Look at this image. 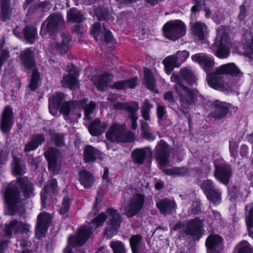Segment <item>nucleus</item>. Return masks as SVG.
<instances>
[{"instance_id": "obj_1", "label": "nucleus", "mask_w": 253, "mask_h": 253, "mask_svg": "<svg viewBox=\"0 0 253 253\" xmlns=\"http://www.w3.org/2000/svg\"><path fill=\"white\" fill-rule=\"evenodd\" d=\"M243 73L233 63L223 64L208 75V84L213 88L226 93L235 91L240 85Z\"/></svg>"}, {"instance_id": "obj_11", "label": "nucleus", "mask_w": 253, "mask_h": 253, "mask_svg": "<svg viewBox=\"0 0 253 253\" xmlns=\"http://www.w3.org/2000/svg\"><path fill=\"white\" fill-rule=\"evenodd\" d=\"M106 212L108 214V220L105 234L107 238H111L117 234L122 221V218L118 211L113 209H108Z\"/></svg>"}, {"instance_id": "obj_55", "label": "nucleus", "mask_w": 253, "mask_h": 253, "mask_svg": "<svg viewBox=\"0 0 253 253\" xmlns=\"http://www.w3.org/2000/svg\"><path fill=\"white\" fill-rule=\"evenodd\" d=\"M95 15L99 21L106 20L108 17V12L106 8H97L95 9Z\"/></svg>"}, {"instance_id": "obj_7", "label": "nucleus", "mask_w": 253, "mask_h": 253, "mask_svg": "<svg viewBox=\"0 0 253 253\" xmlns=\"http://www.w3.org/2000/svg\"><path fill=\"white\" fill-rule=\"evenodd\" d=\"M106 137L112 142H130L134 139V134L130 131H126L124 125L113 124L107 132Z\"/></svg>"}, {"instance_id": "obj_22", "label": "nucleus", "mask_w": 253, "mask_h": 253, "mask_svg": "<svg viewBox=\"0 0 253 253\" xmlns=\"http://www.w3.org/2000/svg\"><path fill=\"white\" fill-rule=\"evenodd\" d=\"M191 33L199 40H205L208 34L206 25L202 22L196 21L190 23Z\"/></svg>"}, {"instance_id": "obj_64", "label": "nucleus", "mask_w": 253, "mask_h": 253, "mask_svg": "<svg viewBox=\"0 0 253 253\" xmlns=\"http://www.w3.org/2000/svg\"><path fill=\"white\" fill-rule=\"evenodd\" d=\"M164 98L171 105L175 103V100L172 91H169L165 92L164 94Z\"/></svg>"}, {"instance_id": "obj_27", "label": "nucleus", "mask_w": 253, "mask_h": 253, "mask_svg": "<svg viewBox=\"0 0 253 253\" xmlns=\"http://www.w3.org/2000/svg\"><path fill=\"white\" fill-rule=\"evenodd\" d=\"M176 74L178 75L181 83L183 84L182 81H185L189 85L192 86L194 84H196V77L193 71L189 68H184L180 70L179 73L173 72L171 75Z\"/></svg>"}, {"instance_id": "obj_48", "label": "nucleus", "mask_w": 253, "mask_h": 253, "mask_svg": "<svg viewBox=\"0 0 253 253\" xmlns=\"http://www.w3.org/2000/svg\"><path fill=\"white\" fill-rule=\"evenodd\" d=\"M165 171L168 175H177L179 176L185 175L188 173V169L185 167H175L171 169H166Z\"/></svg>"}, {"instance_id": "obj_10", "label": "nucleus", "mask_w": 253, "mask_h": 253, "mask_svg": "<svg viewBox=\"0 0 253 253\" xmlns=\"http://www.w3.org/2000/svg\"><path fill=\"white\" fill-rule=\"evenodd\" d=\"M64 26V19L60 14H51L42 22L40 34L42 37H44L47 33L53 34L61 30Z\"/></svg>"}, {"instance_id": "obj_39", "label": "nucleus", "mask_w": 253, "mask_h": 253, "mask_svg": "<svg viewBox=\"0 0 253 253\" xmlns=\"http://www.w3.org/2000/svg\"><path fill=\"white\" fill-rule=\"evenodd\" d=\"M143 71L144 74L143 83L144 84L149 90H154L156 87L155 81L150 70L144 67Z\"/></svg>"}, {"instance_id": "obj_8", "label": "nucleus", "mask_w": 253, "mask_h": 253, "mask_svg": "<svg viewBox=\"0 0 253 253\" xmlns=\"http://www.w3.org/2000/svg\"><path fill=\"white\" fill-rule=\"evenodd\" d=\"M164 36L168 39L175 41L185 35L186 25L180 20H175L167 22L163 26Z\"/></svg>"}, {"instance_id": "obj_37", "label": "nucleus", "mask_w": 253, "mask_h": 253, "mask_svg": "<svg viewBox=\"0 0 253 253\" xmlns=\"http://www.w3.org/2000/svg\"><path fill=\"white\" fill-rule=\"evenodd\" d=\"M130 245L132 253H142V238L140 235H133L130 239Z\"/></svg>"}, {"instance_id": "obj_44", "label": "nucleus", "mask_w": 253, "mask_h": 253, "mask_svg": "<svg viewBox=\"0 0 253 253\" xmlns=\"http://www.w3.org/2000/svg\"><path fill=\"white\" fill-rule=\"evenodd\" d=\"M67 17L69 21L74 23H81L84 19V15L75 8H72L68 11Z\"/></svg>"}, {"instance_id": "obj_54", "label": "nucleus", "mask_w": 253, "mask_h": 253, "mask_svg": "<svg viewBox=\"0 0 253 253\" xmlns=\"http://www.w3.org/2000/svg\"><path fill=\"white\" fill-rule=\"evenodd\" d=\"M167 111L165 107L160 104H157V115L158 119V123L160 125L163 124L164 119L166 116Z\"/></svg>"}, {"instance_id": "obj_29", "label": "nucleus", "mask_w": 253, "mask_h": 253, "mask_svg": "<svg viewBox=\"0 0 253 253\" xmlns=\"http://www.w3.org/2000/svg\"><path fill=\"white\" fill-rule=\"evenodd\" d=\"M156 206L162 214L166 215L175 211L176 204L173 200L165 199L157 202Z\"/></svg>"}, {"instance_id": "obj_41", "label": "nucleus", "mask_w": 253, "mask_h": 253, "mask_svg": "<svg viewBox=\"0 0 253 253\" xmlns=\"http://www.w3.org/2000/svg\"><path fill=\"white\" fill-rule=\"evenodd\" d=\"M147 156V152L144 148L136 149L131 153V157L135 163L142 164Z\"/></svg>"}, {"instance_id": "obj_28", "label": "nucleus", "mask_w": 253, "mask_h": 253, "mask_svg": "<svg viewBox=\"0 0 253 253\" xmlns=\"http://www.w3.org/2000/svg\"><path fill=\"white\" fill-rule=\"evenodd\" d=\"M64 100V95L61 92H57L48 99V108L51 114L57 115L61 103Z\"/></svg>"}, {"instance_id": "obj_18", "label": "nucleus", "mask_w": 253, "mask_h": 253, "mask_svg": "<svg viewBox=\"0 0 253 253\" xmlns=\"http://www.w3.org/2000/svg\"><path fill=\"white\" fill-rule=\"evenodd\" d=\"M156 160L161 167H164L168 164L170 150L167 143L163 140H160L156 146Z\"/></svg>"}, {"instance_id": "obj_5", "label": "nucleus", "mask_w": 253, "mask_h": 253, "mask_svg": "<svg viewBox=\"0 0 253 253\" xmlns=\"http://www.w3.org/2000/svg\"><path fill=\"white\" fill-rule=\"evenodd\" d=\"M19 60L26 69L32 72L29 87L32 91H35L38 86L40 74L36 64L33 48H28L21 51Z\"/></svg>"}, {"instance_id": "obj_6", "label": "nucleus", "mask_w": 253, "mask_h": 253, "mask_svg": "<svg viewBox=\"0 0 253 253\" xmlns=\"http://www.w3.org/2000/svg\"><path fill=\"white\" fill-rule=\"evenodd\" d=\"M87 101V99L84 98L80 102L76 101H70L66 102L62 104L60 112L66 119L69 117L74 115H78L79 117H81V113H78V111L80 107H83L84 112V118L86 120H90L91 119L90 114L93 113L96 107L95 103L91 101L88 104L84 105V104Z\"/></svg>"}, {"instance_id": "obj_56", "label": "nucleus", "mask_w": 253, "mask_h": 253, "mask_svg": "<svg viewBox=\"0 0 253 253\" xmlns=\"http://www.w3.org/2000/svg\"><path fill=\"white\" fill-rule=\"evenodd\" d=\"M95 15L99 21L106 20L108 17V12L106 8H97L95 9Z\"/></svg>"}, {"instance_id": "obj_14", "label": "nucleus", "mask_w": 253, "mask_h": 253, "mask_svg": "<svg viewBox=\"0 0 253 253\" xmlns=\"http://www.w3.org/2000/svg\"><path fill=\"white\" fill-rule=\"evenodd\" d=\"M13 119L12 108L9 105L5 106L0 118V129L3 134L9 133L14 124Z\"/></svg>"}, {"instance_id": "obj_3", "label": "nucleus", "mask_w": 253, "mask_h": 253, "mask_svg": "<svg viewBox=\"0 0 253 253\" xmlns=\"http://www.w3.org/2000/svg\"><path fill=\"white\" fill-rule=\"evenodd\" d=\"M170 81L175 83L174 85L178 98L179 110L184 114L193 106L201 105L205 103L204 97L197 89H192L181 83L178 75L174 74L170 77Z\"/></svg>"}, {"instance_id": "obj_12", "label": "nucleus", "mask_w": 253, "mask_h": 253, "mask_svg": "<svg viewBox=\"0 0 253 253\" xmlns=\"http://www.w3.org/2000/svg\"><path fill=\"white\" fill-rule=\"evenodd\" d=\"M144 201V195L138 193L133 195L125 206V214L128 217L137 215L142 210Z\"/></svg>"}, {"instance_id": "obj_25", "label": "nucleus", "mask_w": 253, "mask_h": 253, "mask_svg": "<svg viewBox=\"0 0 253 253\" xmlns=\"http://www.w3.org/2000/svg\"><path fill=\"white\" fill-rule=\"evenodd\" d=\"M202 223L198 219H194L190 221L184 230V233L186 235L196 237L198 239L201 236V229Z\"/></svg>"}, {"instance_id": "obj_2", "label": "nucleus", "mask_w": 253, "mask_h": 253, "mask_svg": "<svg viewBox=\"0 0 253 253\" xmlns=\"http://www.w3.org/2000/svg\"><path fill=\"white\" fill-rule=\"evenodd\" d=\"M34 195V184L28 177H20L11 182L7 186L4 194L9 214L14 215L20 211L23 201Z\"/></svg>"}, {"instance_id": "obj_31", "label": "nucleus", "mask_w": 253, "mask_h": 253, "mask_svg": "<svg viewBox=\"0 0 253 253\" xmlns=\"http://www.w3.org/2000/svg\"><path fill=\"white\" fill-rule=\"evenodd\" d=\"M242 43L245 55L250 58L253 54V33L249 31L245 32Z\"/></svg>"}, {"instance_id": "obj_32", "label": "nucleus", "mask_w": 253, "mask_h": 253, "mask_svg": "<svg viewBox=\"0 0 253 253\" xmlns=\"http://www.w3.org/2000/svg\"><path fill=\"white\" fill-rule=\"evenodd\" d=\"M43 134H34L31 137V140L25 145L24 151L25 152L34 151L45 141Z\"/></svg>"}, {"instance_id": "obj_21", "label": "nucleus", "mask_w": 253, "mask_h": 253, "mask_svg": "<svg viewBox=\"0 0 253 253\" xmlns=\"http://www.w3.org/2000/svg\"><path fill=\"white\" fill-rule=\"evenodd\" d=\"M68 70L69 72V75L64 77L61 83L63 86L73 90L79 87L77 81L79 74L73 65L68 66Z\"/></svg>"}, {"instance_id": "obj_43", "label": "nucleus", "mask_w": 253, "mask_h": 253, "mask_svg": "<svg viewBox=\"0 0 253 253\" xmlns=\"http://www.w3.org/2000/svg\"><path fill=\"white\" fill-rule=\"evenodd\" d=\"M141 129L142 131L141 135L143 138L148 140H154L156 137L155 135L152 132L151 128L148 123L143 120L140 121Z\"/></svg>"}, {"instance_id": "obj_53", "label": "nucleus", "mask_w": 253, "mask_h": 253, "mask_svg": "<svg viewBox=\"0 0 253 253\" xmlns=\"http://www.w3.org/2000/svg\"><path fill=\"white\" fill-rule=\"evenodd\" d=\"M114 253H126L124 245L120 241H114L110 243Z\"/></svg>"}, {"instance_id": "obj_50", "label": "nucleus", "mask_w": 253, "mask_h": 253, "mask_svg": "<svg viewBox=\"0 0 253 253\" xmlns=\"http://www.w3.org/2000/svg\"><path fill=\"white\" fill-rule=\"evenodd\" d=\"M200 187L205 195L216 188L213 182L210 179L203 180L200 184Z\"/></svg>"}, {"instance_id": "obj_23", "label": "nucleus", "mask_w": 253, "mask_h": 253, "mask_svg": "<svg viewBox=\"0 0 253 253\" xmlns=\"http://www.w3.org/2000/svg\"><path fill=\"white\" fill-rule=\"evenodd\" d=\"M192 59L194 62L199 63L207 73L214 65L212 57L204 53L195 54L192 56Z\"/></svg>"}, {"instance_id": "obj_26", "label": "nucleus", "mask_w": 253, "mask_h": 253, "mask_svg": "<svg viewBox=\"0 0 253 253\" xmlns=\"http://www.w3.org/2000/svg\"><path fill=\"white\" fill-rule=\"evenodd\" d=\"M112 77L111 74L106 72L100 76H92L91 80L98 90L103 91L106 88L108 85H111L110 83Z\"/></svg>"}, {"instance_id": "obj_16", "label": "nucleus", "mask_w": 253, "mask_h": 253, "mask_svg": "<svg viewBox=\"0 0 253 253\" xmlns=\"http://www.w3.org/2000/svg\"><path fill=\"white\" fill-rule=\"evenodd\" d=\"M30 225L16 219L11 220L5 227V235L11 237L13 234L27 233L30 231Z\"/></svg>"}, {"instance_id": "obj_52", "label": "nucleus", "mask_w": 253, "mask_h": 253, "mask_svg": "<svg viewBox=\"0 0 253 253\" xmlns=\"http://www.w3.org/2000/svg\"><path fill=\"white\" fill-rule=\"evenodd\" d=\"M237 253H253L250 244L247 241H242L237 246Z\"/></svg>"}, {"instance_id": "obj_38", "label": "nucleus", "mask_w": 253, "mask_h": 253, "mask_svg": "<svg viewBox=\"0 0 253 253\" xmlns=\"http://www.w3.org/2000/svg\"><path fill=\"white\" fill-rule=\"evenodd\" d=\"M11 0H0V17L2 21L8 19L10 15Z\"/></svg>"}, {"instance_id": "obj_19", "label": "nucleus", "mask_w": 253, "mask_h": 253, "mask_svg": "<svg viewBox=\"0 0 253 253\" xmlns=\"http://www.w3.org/2000/svg\"><path fill=\"white\" fill-rule=\"evenodd\" d=\"M51 220L50 214L47 212H41L39 214L36 225V236L39 238L44 236L50 224Z\"/></svg>"}, {"instance_id": "obj_42", "label": "nucleus", "mask_w": 253, "mask_h": 253, "mask_svg": "<svg viewBox=\"0 0 253 253\" xmlns=\"http://www.w3.org/2000/svg\"><path fill=\"white\" fill-rule=\"evenodd\" d=\"M153 108V105L151 104L149 99L146 98L142 103L140 112L142 117L145 121L150 120V113L151 110Z\"/></svg>"}, {"instance_id": "obj_40", "label": "nucleus", "mask_w": 253, "mask_h": 253, "mask_svg": "<svg viewBox=\"0 0 253 253\" xmlns=\"http://www.w3.org/2000/svg\"><path fill=\"white\" fill-rule=\"evenodd\" d=\"M137 78L121 81L114 84L113 86L119 89H124L128 88H133L137 84Z\"/></svg>"}, {"instance_id": "obj_51", "label": "nucleus", "mask_w": 253, "mask_h": 253, "mask_svg": "<svg viewBox=\"0 0 253 253\" xmlns=\"http://www.w3.org/2000/svg\"><path fill=\"white\" fill-rule=\"evenodd\" d=\"M51 139L57 146L64 145V135L62 133L51 132L50 133Z\"/></svg>"}, {"instance_id": "obj_17", "label": "nucleus", "mask_w": 253, "mask_h": 253, "mask_svg": "<svg viewBox=\"0 0 253 253\" xmlns=\"http://www.w3.org/2000/svg\"><path fill=\"white\" fill-rule=\"evenodd\" d=\"M211 107L212 109L211 114V117L219 120L226 117L232 105L225 102L216 100L211 104Z\"/></svg>"}, {"instance_id": "obj_30", "label": "nucleus", "mask_w": 253, "mask_h": 253, "mask_svg": "<svg viewBox=\"0 0 253 253\" xmlns=\"http://www.w3.org/2000/svg\"><path fill=\"white\" fill-rule=\"evenodd\" d=\"M214 175L217 179L226 185L229 182L231 176V169L228 166H216Z\"/></svg>"}, {"instance_id": "obj_33", "label": "nucleus", "mask_w": 253, "mask_h": 253, "mask_svg": "<svg viewBox=\"0 0 253 253\" xmlns=\"http://www.w3.org/2000/svg\"><path fill=\"white\" fill-rule=\"evenodd\" d=\"M107 126V123L101 122L99 119H96L90 123L88 127V130L91 135L98 136L104 132Z\"/></svg>"}, {"instance_id": "obj_13", "label": "nucleus", "mask_w": 253, "mask_h": 253, "mask_svg": "<svg viewBox=\"0 0 253 253\" xmlns=\"http://www.w3.org/2000/svg\"><path fill=\"white\" fill-rule=\"evenodd\" d=\"M44 156L48 162V169L54 174L59 173L61 166V156L60 152L56 148H49L44 153Z\"/></svg>"}, {"instance_id": "obj_36", "label": "nucleus", "mask_w": 253, "mask_h": 253, "mask_svg": "<svg viewBox=\"0 0 253 253\" xmlns=\"http://www.w3.org/2000/svg\"><path fill=\"white\" fill-rule=\"evenodd\" d=\"M163 62L165 65V72L168 74H170L175 67L180 66L175 55L168 56L164 59Z\"/></svg>"}, {"instance_id": "obj_15", "label": "nucleus", "mask_w": 253, "mask_h": 253, "mask_svg": "<svg viewBox=\"0 0 253 253\" xmlns=\"http://www.w3.org/2000/svg\"><path fill=\"white\" fill-rule=\"evenodd\" d=\"M116 108L122 110H126L128 112V118L131 122V128L135 130L137 127V121L138 115L137 112L139 109L138 103L132 102L130 103H119L116 104Z\"/></svg>"}, {"instance_id": "obj_61", "label": "nucleus", "mask_w": 253, "mask_h": 253, "mask_svg": "<svg viewBox=\"0 0 253 253\" xmlns=\"http://www.w3.org/2000/svg\"><path fill=\"white\" fill-rule=\"evenodd\" d=\"M238 145L236 141H230L229 142V151L231 156L235 158L237 156V149Z\"/></svg>"}, {"instance_id": "obj_4", "label": "nucleus", "mask_w": 253, "mask_h": 253, "mask_svg": "<svg viewBox=\"0 0 253 253\" xmlns=\"http://www.w3.org/2000/svg\"><path fill=\"white\" fill-rule=\"evenodd\" d=\"M107 218V216L104 212L100 213L94 218L91 222H88L82 225L79 229V232L75 236L71 235L68 238V243L73 246L71 249L69 246L64 250L65 253H85L84 251H79L76 252V247L82 246L88 239L94 230L102 226Z\"/></svg>"}, {"instance_id": "obj_62", "label": "nucleus", "mask_w": 253, "mask_h": 253, "mask_svg": "<svg viewBox=\"0 0 253 253\" xmlns=\"http://www.w3.org/2000/svg\"><path fill=\"white\" fill-rule=\"evenodd\" d=\"M247 11L246 6L242 4L239 7V12L238 15V18L241 21H243L247 15Z\"/></svg>"}, {"instance_id": "obj_58", "label": "nucleus", "mask_w": 253, "mask_h": 253, "mask_svg": "<svg viewBox=\"0 0 253 253\" xmlns=\"http://www.w3.org/2000/svg\"><path fill=\"white\" fill-rule=\"evenodd\" d=\"M180 65L189 56V53L186 50L178 51L175 55Z\"/></svg>"}, {"instance_id": "obj_63", "label": "nucleus", "mask_w": 253, "mask_h": 253, "mask_svg": "<svg viewBox=\"0 0 253 253\" xmlns=\"http://www.w3.org/2000/svg\"><path fill=\"white\" fill-rule=\"evenodd\" d=\"M194 5L191 8V11H200L202 5L205 4V1L203 0H193Z\"/></svg>"}, {"instance_id": "obj_35", "label": "nucleus", "mask_w": 253, "mask_h": 253, "mask_svg": "<svg viewBox=\"0 0 253 253\" xmlns=\"http://www.w3.org/2000/svg\"><path fill=\"white\" fill-rule=\"evenodd\" d=\"M84 159L85 162H94L100 157V152L91 145H87L84 150Z\"/></svg>"}, {"instance_id": "obj_57", "label": "nucleus", "mask_w": 253, "mask_h": 253, "mask_svg": "<svg viewBox=\"0 0 253 253\" xmlns=\"http://www.w3.org/2000/svg\"><path fill=\"white\" fill-rule=\"evenodd\" d=\"M52 48H54L55 50L62 54L66 53L68 50L69 46L64 44L62 43L53 42L50 44Z\"/></svg>"}, {"instance_id": "obj_34", "label": "nucleus", "mask_w": 253, "mask_h": 253, "mask_svg": "<svg viewBox=\"0 0 253 253\" xmlns=\"http://www.w3.org/2000/svg\"><path fill=\"white\" fill-rule=\"evenodd\" d=\"M79 180L84 188L88 189L92 186L95 179L91 173L86 170H82L79 173Z\"/></svg>"}, {"instance_id": "obj_60", "label": "nucleus", "mask_w": 253, "mask_h": 253, "mask_svg": "<svg viewBox=\"0 0 253 253\" xmlns=\"http://www.w3.org/2000/svg\"><path fill=\"white\" fill-rule=\"evenodd\" d=\"M42 13L37 3L32 5L28 11V14L29 15H37Z\"/></svg>"}, {"instance_id": "obj_45", "label": "nucleus", "mask_w": 253, "mask_h": 253, "mask_svg": "<svg viewBox=\"0 0 253 253\" xmlns=\"http://www.w3.org/2000/svg\"><path fill=\"white\" fill-rule=\"evenodd\" d=\"M23 33L26 41L32 44L37 38V30L33 27L26 26L23 30Z\"/></svg>"}, {"instance_id": "obj_59", "label": "nucleus", "mask_w": 253, "mask_h": 253, "mask_svg": "<svg viewBox=\"0 0 253 253\" xmlns=\"http://www.w3.org/2000/svg\"><path fill=\"white\" fill-rule=\"evenodd\" d=\"M10 56L9 53L6 49H0V70L3 63L9 58Z\"/></svg>"}, {"instance_id": "obj_20", "label": "nucleus", "mask_w": 253, "mask_h": 253, "mask_svg": "<svg viewBox=\"0 0 253 253\" xmlns=\"http://www.w3.org/2000/svg\"><path fill=\"white\" fill-rule=\"evenodd\" d=\"M207 253H220L223 249V239L216 234H211L207 239Z\"/></svg>"}, {"instance_id": "obj_49", "label": "nucleus", "mask_w": 253, "mask_h": 253, "mask_svg": "<svg viewBox=\"0 0 253 253\" xmlns=\"http://www.w3.org/2000/svg\"><path fill=\"white\" fill-rule=\"evenodd\" d=\"M70 208V198L68 196H65L62 202L61 208L59 209V213L64 217H68V211Z\"/></svg>"}, {"instance_id": "obj_9", "label": "nucleus", "mask_w": 253, "mask_h": 253, "mask_svg": "<svg viewBox=\"0 0 253 253\" xmlns=\"http://www.w3.org/2000/svg\"><path fill=\"white\" fill-rule=\"evenodd\" d=\"M231 45L229 35L224 30H218L213 44L216 56L220 58L227 57L230 54Z\"/></svg>"}, {"instance_id": "obj_46", "label": "nucleus", "mask_w": 253, "mask_h": 253, "mask_svg": "<svg viewBox=\"0 0 253 253\" xmlns=\"http://www.w3.org/2000/svg\"><path fill=\"white\" fill-rule=\"evenodd\" d=\"M221 195L220 191L216 187L206 195L207 199L214 205H217L220 203L221 201Z\"/></svg>"}, {"instance_id": "obj_24", "label": "nucleus", "mask_w": 253, "mask_h": 253, "mask_svg": "<svg viewBox=\"0 0 253 253\" xmlns=\"http://www.w3.org/2000/svg\"><path fill=\"white\" fill-rule=\"evenodd\" d=\"M58 192L57 181L55 179H52L48 182L41 192V201L44 208L48 209V206L46 205L45 200L50 194H55Z\"/></svg>"}, {"instance_id": "obj_47", "label": "nucleus", "mask_w": 253, "mask_h": 253, "mask_svg": "<svg viewBox=\"0 0 253 253\" xmlns=\"http://www.w3.org/2000/svg\"><path fill=\"white\" fill-rule=\"evenodd\" d=\"M12 168L14 174L16 175H23L26 171L25 167L21 165L20 159L15 157H13Z\"/></svg>"}]
</instances>
